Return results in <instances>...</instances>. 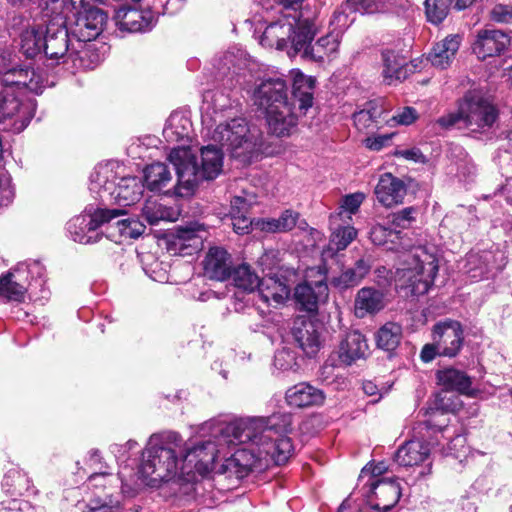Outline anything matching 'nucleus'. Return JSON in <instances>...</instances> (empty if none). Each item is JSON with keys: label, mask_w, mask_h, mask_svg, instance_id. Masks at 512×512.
<instances>
[{"label": "nucleus", "mask_w": 512, "mask_h": 512, "mask_svg": "<svg viewBox=\"0 0 512 512\" xmlns=\"http://www.w3.org/2000/svg\"><path fill=\"white\" fill-rule=\"evenodd\" d=\"M291 430L292 416L278 413L268 418L238 419L229 423L211 419L203 425L202 434L223 439L227 452L223 457L224 471L243 478L253 469H262L271 463L284 464L293 451L287 436Z\"/></svg>", "instance_id": "obj_1"}, {"label": "nucleus", "mask_w": 512, "mask_h": 512, "mask_svg": "<svg viewBox=\"0 0 512 512\" xmlns=\"http://www.w3.org/2000/svg\"><path fill=\"white\" fill-rule=\"evenodd\" d=\"M183 453L184 440L177 432L152 434L142 451L137 473H131L127 467L119 471L123 494L134 496L142 485L158 487L164 482L186 481Z\"/></svg>", "instance_id": "obj_2"}, {"label": "nucleus", "mask_w": 512, "mask_h": 512, "mask_svg": "<svg viewBox=\"0 0 512 512\" xmlns=\"http://www.w3.org/2000/svg\"><path fill=\"white\" fill-rule=\"evenodd\" d=\"M203 135L234 158L249 161L259 144L256 130L242 117H230L229 97L219 91L204 94Z\"/></svg>", "instance_id": "obj_3"}, {"label": "nucleus", "mask_w": 512, "mask_h": 512, "mask_svg": "<svg viewBox=\"0 0 512 512\" xmlns=\"http://www.w3.org/2000/svg\"><path fill=\"white\" fill-rule=\"evenodd\" d=\"M213 142L201 149V166H198L194 153L189 147L178 146L169 153V161L177 174L175 194L190 196L201 180L215 179L223 167V152Z\"/></svg>", "instance_id": "obj_4"}, {"label": "nucleus", "mask_w": 512, "mask_h": 512, "mask_svg": "<svg viewBox=\"0 0 512 512\" xmlns=\"http://www.w3.org/2000/svg\"><path fill=\"white\" fill-rule=\"evenodd\" d=\"M263 18L269 24L260 36L262 46L286 50L289 57L307 53V42L315 35V25L311 20L302 18L298 11L274 13V16L265 12Z\"/></svg>", "instance_id": "obj_5"}, {"label": "nucleus", "mask_w": 512, "mask_h": 512, "mask_svg": "<svg viewBox=\"0 0 512 512\" xmlns=\"http://www.w3.org/2000/svg\"><path fill=\"white\" fill-rule=\"evenodd\" d=\"M438 272V261L434 247L416 246L401 255L400 267L396 270V286L419 296L428 292Z\"/></svg>", "instance_id": "obj_6"}, {"label": "nucleus", "mask_w": 512, "mask_h": 512, "mask_svg": "<svg viewBox=\"0 0 512 512\" xmlns=\"http://www.w3.org/2000/svg\"><path fill=\"white\" fill-rule=\"evenodd\" d=\"M291 75L293 102L278 109L272 107L265 111L268 129L278 137L290 135L296 127L298 117L305 114L313 104L314 79L299 70H293Z\"/></svg>", "instance_id": "obj_7"}, {"label": "nucleus", "mask_w": 512, "mask_h": 512, "mask_svg": "<svg viewBox=\"0 0 512 512\" xmlns=\"http://www.w3.org/2000/svg\"><path fill=\"white\" fill-rule=\"evenodd\" d=\"M204 424L199 427L198 431L201 437L200 441L190 442L189 444L184 442L182 469L186 474V481L193 480L195 472L200 475L208 473L213 469L218 459L223 460V457L227 455L225 443L221 437L204 436L202 434Z\"/></svg>", "instance_id": "obj_8"}, {"label": "nucleus", "mask_w": 512, "mask_h": 512, "mask_svg": "<svg viewBox=\"0 0 512 512\" xmlns=\"http://www.w3.org/2000/svg\"><path fill=\"white\" fill-rule=\"evenodd\" d=\"M460 116L470 131L486 132L498 119V110L481 94L469 92L460 104Z\"/></svg>", "instance_id": "obj_9"}, {"label": "nucleus", "mask_w": 512, "mask_h": 512, "mask_svg": "<svg viewBox=\"0 0 512 512\" xmlns=\"http://www.w3.org/2000/svg\"><path fill=\"white\" fill-rule=\"evenodd\" d=\"M122 212L119 209L98 208L93 213L81 214L71 219L67 224V230L77 243H95L100 239L97 230L105 226V223L117 219Z\"/></svg>", "instance_id": "obj_10"}, {"label": "nucleus", "mask_w": 512, "mask_h": 512, "mask_svg": "<svg viewBox=\"0 0 512 512\" xmlns=\"http://www.w3.org/2000/svg\"><path fill=\"white\" fill-rule=\"evenodd\" d=\"M70 24L75 40L94 41L103 31L107 21L106 13L86 0H80V6L72 12Z\"/></svg>", "instance_id": "obj_11"}, {"label": "nucleus", "mask_w": 512, "mask_h": 512, "mask_svg": "<svg viewBox=\"0 0 512 512\" xmlns=\"http://www.w3.org/2000/svg\"><path fill=\"white\" fill-rule=\"evenodd\" d=\"M75 38L71 39L67 28V21H49L46 25L44 44L42 52L45 56L55 62L62 64L67 70L68 61L73 56L72 44Z\"/></svg>", "instance_id": "obj_12"}, {"label": "nucleus", "mask_w": 512, "mask_h": 512, "mask_svg": "<svg viewBox=\"0 0 512 512\" xmlns=\"http://www.w3.org/2000/svg\"><path fill=\"white\" fill-rule=\"evenodd\" d=\"M507 264L505 252L500 249L471 251L467 254L462 271L471 282L493 277Z\"/></svg>", "instance_id": "obj_13"}, {"label": "nucleus", "mask_w": 512, "mask_h": 512, "mask_svg": "<svg viewBox=\"0 0 512 512\" xmlns=\"http://www.w3.org/2000/svg\"><path fill=\"white\" fill-rule=\"evenodd\" d=\"M10 27L20 38V48L23 54L32 58L42 52L45 31L36 18L22 14L14 16Z\"/></svg>", "instance_id": "obj_14"}, {"label": "nucleus", "mask_w": 512, "mask_h": 512, "mask_svg": "<svg viewBox=\"0 0 512 512\" xmlns=\"http://www.w3.org/2000/svg\"><path fill=\"white\" fill-rule=\"evenodd\" d=\"M251 98L253 103L264 111L272 107L278 109L293 102L289 100L287 84L281 78L261 80L251 90Z\"/></svg>", "instance_id": "obj_15"}, {"label": "nucleus", "mask_w": 512, "mask_h": 512, "mask_svg": "<svg viewBox=\"0 0 512 512\" xmlns=\"http://www.w3.org/2000/svg\"><path fill=\"white\" fill-rule=\"evenodd\" d=\"M42 78L36 74L33 69L28 67L23 68L19 64L16 66V72L6 76L4 82H0V88L5 90L8 98H15L16 101L22 106L27 108L33 116V106L31 103H24L19 99L18 90L27 88L28 90L40 94L43 89Z\"/></svg>", "instance_id": "obj_16"}, {"label": "nucleus", "mask_w": 512, "mask_h": 512, "mask_svg": "<svg viewBox=\"0 0 512 512\" xmlns=\"http://www.w3.org/2000/svg\"><path fill=\"white\" fill-rule=\"evenodd\" d=\"M207 237L206 226L199 222H191L176 228L169 244V250L182 256L192 255L203 246Z\"/></svg>", "instance_id": "obj_17"}, {"label": "nucleus", "mask_w": 512, "mask_h": 512, "mask_svg": "<svg viewBox=\"0 0 512 512\" xmlns=\"http://www.w3.org/2000/svg\"><path fill=\"white\" fill-rule=\"evenodd\" d=\"M319 279L314 283H299L295 289L293 298L299 309L313 313L317 312L321 304L326 303L329 289L325 282V276L319 272Z\"/></svg>", "instance_id": "obj_18"}, {"label": "nucleus", "mask_w": 512, "mask_h": 512, "mask_svg": "<svg viewBox=\"0 0 512 512\" xmlns=\"http://www.w3.org/2000/svg\"><path fill=\"white\" fill-rule=\"evenodd\" d=\"M116 168L118 165L114 162L99 164L90 174L89 190L103 205L111 203L113 188L118 179Z\"/></svg>", "instance_id": "obj_19"}, {"label": "nucleus", "mask_w": 512, "mask_h": 512, "mask_svg": "<svg viewBox=\"0 0 512 512\" xmlns=\"http://www.w3.org/2000/svg\"><path fill=\"white\" fill-rule=\"evenodd\" d=\"M72 52L73 56L67 60V71L74 73L80 69H94L104 59L105 46L98 47L93 41L75 40Z\"/></svg>", "instance_id": "obj_20"}, {"label": "nucleus", "mask_w": 512, "mask_h": 512, "mask_svg": "<svg viewBox=\"0 0 512 512\" xmlns=\"http://www.w3.org/2000/svg\"><path fill=\"white\" fill-rule=\"evenodd\" d=\"M433 340L438 345L439 355L454 357L463 344V329L457 321L440 322L434 327Z\"/></svg>", "instance_id": "obj_21"}, {"label": "nucleus", "mask_w": 512, "mask_h": 512, "mask_svg": "<svg viewBox=\"0 0 512 512\" xmlns=\"http://www.w3.org/2000/svg\"><path fill=\"white\" fill-rule=\"evenodd\" d=\"M365 492L366 503L376 504L384 509H392L401 496V488L397 479L383 478L382 480H373Z\"/></svg>", "instance_id": "obj_22"}, {"label": "nucleus", "mask_w": 512, "mask_h": 512, "mask_svg": "<svg viewBox=\"0 0 512 512\" xmlns=\"http://www.w3.org/2000/svg\"><path fill=\"white\" fill-rule=\"evenodd\" d=\"M368 353L369 346L365 336L357 330L348 331L339 342L336 365L350 366L357 360L365 358Z\"/></svg>", "instance_id": "obj_23"}, {"label": "nucleus", "mask_w": 512, "mask_h": 512, "mask_svg": "<svg viewBox=\"0 0 512 512\" xmlns=\"http://www.w3.org/2000/svg\"><path fill=\"white\" fill-rule=\"evenodd\" d=\"M510 44V37L501 30H480L473 43V52L481 59L500 55Z\"/></svg>", "instance_id": "obj_24"}, {"label": "nucleus", "mask_w": 512, "mask_h": 512, "mask_svg": "<svg viewBox=\"0 0 512 512\" xmlns=\"http://www.w3.org/2000/svg\"><path fill=\"white\" fill-rule=\"evenodd\" d=\"M143 192L144 184L140 178L136 176L122 177L113 188L109 205H118V209L123 211L119 216L123 215L126 213L124 208L137 203L142 198Z\"/></svg>", "instance_id": "obj_25"}, {"label": "nucleus", "mask_w": 512, "mask_h": 512, "mask_svg": "<svg viewBox=\"0 0 512 512\" xmlns=\"http://www.w3.org/2000/svg\"><path fill=\"white\" fill-rule=\"evenodd\" d=\"M114 20L121 31L131 33L147 32L154 26V15L151 11L129 7L116 10Z\"/></svg>", "instance_id": "obj_26"}, {"label": "nucleus", "mask_w": 512, "mask_h": 512, "mask_svg": "<svg viewBox=\"0 0 512 512\" xmlns=\"http://www.w3.org/2000/svg\"><path fill=\"white\" fill-rule=\"evenodd\" d=\"M374 193L380 204L390 208L403 202L407 187L400 178L391 173H384L379 177Z\"/></svg>", "instance_id": "obj_27"}, {"label": "nucleus", "mask_w": 512, "mask_h": 512, "mask_svg": "<svg viewBox=\"0 0 512 512\" xmlns=\"http://www.w3.org/2000/svg\"><path fill=\"white\" fill-rule=\"evenodd\" d=\"M320 324L310 319L295 320L292 334L299 347L308 356L315 355L321 347Z\"/></svg>", "instance_id": "obj_28"}, {"label": "nucleus", "mask_w": 512, "mask_h": 512, "mask_svg": "<svg viewBox=\"0 0 512 512\" xmlns=\"http://www.w3.org/2000/svg\"><path fill=\"white\" fill-rule=\"evenodd\" d=\"M331 237L326 249L322 252V257L326 260L333 258L339 251L347 246L356 238L357 231L350 225L349 221L343 222L338 216H330Z\"/></svg>", "instance_id": "obj_29"}, {"label": "nucleus", "mask_w": 512, "mask_h": 512, "mask_svg": "<svg viewBox=\"0 0 512 512\" xmlns=\"http://www.w3.org/2000/svg\"><path fill=\"white\" fill-rule=\"evenodd\" d=\"M205 274L210 279L224 281L232 269L231 255L220 246L211 247L203 260Z\"/></svg>", "instance_id": "obj_30"}, {"label": "nucleus", "mask_w": 512, "mask_h": 512, "mask_svg": "<svg viewBox=\"0 0 512 512\" xmlns=\"http://www.w3.org/2000/svg\"><path fill=\"white\" fill-rule=\"evenodd\" d=\"M285 399L291 407L304 408L321 405L325 400V395L322 390L308 383H299L286 391Z\"/></svg>", "instance_id": "obj_31"}, {"label": "nucleus", "mask_w": 512, "mask_h": 512, "mask_svg": "<svg viewBox=\"0 0 512 512\" xmlns=\"http://www.w3.org/2000/svg\"><path fill=\"white\" fill-rule=\"evenodd\" d=\"M110 223H105V230L103 231L107 238L116 243L124 242L128 239H136L140 237L146 227L138 219H121Z\"/></svg>", "instance_id": "obj_32"}, {"label": "nucleus", "mask_w": 512, "mask_h": 512, "mask_svg": "<svg viewBox=\"0 0 512 512\" xmlns=\"http://www.w3.org/2000/svg\"><path fill=\"white\" fill-rule=\"evenodd\" d=\"M25 270L16 269L0 277V298L20 302L27 291Z\"/></svg>", "instance_id": "obj_33"}, {"label": "nucleus", "mask_w": 512, "mask_h": 512, "mask_svg": "<svg viewBox=\"0 0 512 512\" xmlns=\"http://www.w3.org/2000/svg\"><path fill=\"white\" fill-rule=\"evenodd\" d=\"M461 38L458 35L447 36L436 43L428 55L431 64L439 69H446L452 63L460 47Z\"/></svg>", "instance_id": "obj_34"}, {"label": "nucleus", "mask_w": 512, "mask_h": 512, "mask_svg": "<svg viewBox=\"0 0 512 512\" xmlns=\"http://www.w3.org/2000/svg\"><path fill=\"white\" fill-rule=\"evenodd\" d=\"M385 306L384 294L374 288H361L356 295L354 302V312L358 318H363L369 314H375Z\"/></svg>", "instance_id": "obj_35"}, {"label": "nucleus", "mask_w": 512, "mask_h": 512, "mask_svg": "<svg viewBox=\"0 0 512 512\" xmlns=\"http://www.w3.org/2000/svg\"><path fill=\"white\" fill-rule=\"evenodd\" d=\"M430 455L428 444L420 440H410L398 448L395 461L400 466H415L423 463Z\"/></svg>", "instance_id": "obj_36"}, {"label": "nucleus", "mask_w": 512, "mask_h": 512, "mask_svg": "<svg viewBox=\"0 0 512 512\" xmlns=\"http://www.w3.org/2000/svg\"><path fill=\"white\" fill-rule=\"evenodd\" d=\"M257 289L261 299L274 306L284 304L290 295L288 286L275 277L263 278Z\"/></svg>", "instance_id": "obj_37"}, {"label": "nucleus", "mask_w": 512, "mask_h": 512, "mask_svg": "<svg viewBox=\"0 0 512 512\" xmlns=\"http://www.w3.org/2000/svg\"><path fill=\"white\" fill-rule=\"evenodd\" d=\"M190 119L181 112H173L163 129V136L167 142H180L188 140L192 131Z\"/></svg>", "instance_id": "obj_38"}, {"label": "nucleus", "mask_w": 512, "mask_h": 512, "mask_svg": "<svg viewBox=\"0 0 512 512\" xmlns=\"http://www.w3.org/2000/svg\"><path fill=\"white\" fill-rule=\"evenodd\" d=\"M438 383L446 390L458 391L463 394H472L471 379L463 371L446 368L437 372Z\"/></svg>", "instance_id": "obj_39"}, {"label": "nucleus", "mask_w": 512, "mask_h": 512, "mask_svg": "<svg viewBox=\"0 0 512 512\" xmlns=\"http://www.w3.org/2000/svg\"><path fill=\"white\" fill-rule=\"evenodd\" d=\"M383 79L387 84L394 81H401L407 76L406 59L395 53L394 51H383Z\"/></svg>", "instance_id": "obj_40"}, {"label": "nucleus", "mask_w": 512, "mask_h": 512, "mask_svg": "<svg viewBox=\"0 0 512 512\" xmlns=\"http://www.w3.org/2000/svg\"><path fill=\"white\" fill-rule=\"evenodd\" d=\"M298 218L297 212L287 209L278 218L257 219L255 226L261 231L269 233L287 232L296 226Z\"/></svg>", "instance_id": "obj_41"}, {"label": "nucleus", "mask_w": 512, "mask_h": 512, "mask_svg": "<svg viewBox=\"0 0 512 512\" xmlns=\"http://www.w3.org/2000/svg\"><path fill=\"white\" fill-rule=\"evenodd\" d=\"M312 40L307 42V53H300L302 57L313 58L315 60H323L324 56L335 53L340 43L339 32H330L319 38L314 45Z\"/></svg>", "instance_id": "obj_42"}, {"label": "nucleus", "mask_w": 512, "mask_h": 512, "mask_svg": "<svg viewBox=\"0 0 512 512\" xmlns=\"http://www.w3.org/2000/svg\"><path fill=\"white\" fill-rule=\"evenodd\" d=\"M370 267V263L364 258H361L355 263L353 268H349L343 271L339 276L334 277L331 283L340 290L354 287L368 274Z\"/></svg>", "instance_id": "obj_43"}, {"label": "nucleus", "mask_w": 512, "mask_h": 512, "mask_svg": "<svg viewBox=\"0 0 512 512\" xmlns=\"http://www.w3.org/2000/svg\"><path fill=\"white\" fill-rule=\"evenodd\" d=\"M146 187L150 191H162L172 181V174L169 167L161 162L148 165L144 170Z\"/></svg>", "instance_id": "obj_44"}, {"label": "nucleus", "mask_w": 512, "mask_h": 512, "mask_svg": "<svg viewBox=\"0 0 512 512\" xmlns=\"http://www.w3.org/2000/svg\"><path fill=\"white\" fill-rule=\"evenodd\" d=\"M370 238L375 245L384 246L387 250L400 251L405 249L404 238L399 231L382 225L371 229Z\"/></svg>", "instance_id": "obj_45"}, {"label": "nucleus", "mask_w": 512, "mask_h": 512, "mask_svg": "<svg viewBox=\"0 0 512 512\" xmlns=\"http://www.w3.org/2000/svg\"><path fill=\"white\" fill-rule=\"evenodd\" d=\"M235 287L238 289L252 293L257 289L261 280L258 275L251 270V267L247 264H240L231 269L229 277Z\"/></svg>", "instance_id": "obj_46"}, {"label": "nucleus", "mask_w": 512, "mask_h": 512, "mask_svg": "<svg viewBox=\"0 0 512 512\" xmlns=\"http://www.w3.org/2000/svg\"><path fill=\"white\" fill-rule=\"evenodd\" d=\"M142 216L149 224L156 225L160 221L177 220L178 212L162 205L157 200L148 199L142 209Z\"/></svg>", "instance_id": "obj_47"}, {"label": "nucleus", "mask_w": 512, "mask_h": 512, "mask_svg": "<svg viewBox=\"0 0 512 512\" xmlns=\"http://www.w3.org/2000/svg\"><path fill=\"white\" fill-rule=\"evenodd\" d=\"M2 487L7 493L12 495H21L31 488V480L22 470L13 468L5 474Z\"/></svg>", "instance_id": "obj_48"}, {"label": "nucleus", "mask_w": 512, "mask_h": 512, "mask_svg": "<svg viewBox=\"0 0 512 512\" xmlns=\"http://www.w3.org/2000/svg\"><path fill=\"white\" fill-rule=\"evenodd\" d=\"M43 17L51 18L50 21H63L69 19L68 13H72L76 9L75 0H43L42 4Z\"/></svg>", "instance_id": "obj_49"}, {"label": "nucleus", "mask_w": 512, "mask_h": 512, "mask_svg": "<svg viewBox=\"0 0 512 512\" xmlns=\"http://www.w3.org/2000/svg\"><path fill=\"white\" fill-rule=\"evenodd\" d=\"M402 330L400 325L388 322L377 332V345L384 350H394L400 343Z\"/></svg>", "instance_id": "obj_50"}, {"label": "nucleus", "mask_w": 512, "mask_h": 512, "mask_svg": "<svg viewBox=\"0 0 512 512\" xmlns=\"http://www.w3.org/2000/svg\"><path fill=\"white\" fill-rule=\"evenodd\" d=\"M384 110L377 102L369 103L367 109H363L354 114V123L359 130L369 128L373 123H377L382 117Z\"/></svg>", "instance_id": "obj_51"}, {"label": "nucleus", "mask_w": 512, "mask_h": 512, "mask_svg": "<svg viewBox=\"0 0 512 512\" xmlns=\"http://www.w3.org/2000/svg\"><path fill=\"white\" fill-rule=\"evenodd\" d=\"M168 265L155 259L152 255H147L143 260V270L145 274L153 281L166 283L169 281Z\"/></svg>", "instance_id": "obj_52"}, {"label": "nucleus", "mask_w": 512, "mask_h": 512, "mask_svg": "<svg viewBox=\"0 0 512 512\" xmlns=\"http://www.w3.org/2000/svg\"><path fill=\"white\" fill-rule=\"evenodd\" d=\"M364 199L365 195L361 192L345 196L342 200L338 212L332 214L331 216H338V219L343 220V222L350 221L351 215L358 211Z\"/></svg>", "instance_id": "obj_53"}, {"label": "nucleus", "mask_w": 512, "mask_h": 512, "mask_svg": "<svg viewBox=\"0 0 512 512\" xmlns=\"http://www.w3.org/2000/svg\"><path fill=\"white\" fill-rule=\"evenodd\" d=\"M451 0H426L425 12L429 22L441 23L447 16Z\"/></svg>", "instance_id": "obj_54"}, {"label": "nucleus", "mask_w": 512, "mask_h": 512, "mask_svg": "<svg viewBox=\"0 0 512 512\" xmlns=\"http://www.w3.org/2000/svg\"><path fill=\"white\" fill-rule=\"evenodd\" d=\"M304 0H266L263 5L264 11L268 14L280 13L288 14L297 11V7L302 4Z\"/></svg>", "instance_id": "obj_55"}, {"label": "nucleus", "mask_w": 512, "mask_h": 512, "mask_svg": "<svg viewBox=\"0 0 512 512\" xmlns=\"http://www.w3.org/2000/svg\"><path fill=\"white\" fill-rule=\"evenodd\" d=\"M257 203V197L253 192L243 191L231 200L230 213H248L250 208Z\"/></svg>", "instance_id": "obj_56"}, {"label": "nucleus", "mask_w": 512, "mask_h": 512, "mask_svg": "<svg viewBox=\"0 0 512 512\" xmlns=\"http://www.w3.org/2000/svg\"><path fill=\"white\" fill-rule=\"evenodd\" d=\"M397 4V0H359L357 9L363 13L386 12Z\"/></svg>", "instance_id": "obj_57"}, {"label": "nucleus", "mask_w": 512, "mask_h": 512, "mask_svg": "<svg viewBox=\"0 0 512 512\" xmlns=\"http://www.w3.org/2000/svg\"><path fill=\"white\" fill-rule=\"evenodd\" d=\"M17 65V56L10 49L0 46V74L3 76L1 82L5 81L6 76L16 72Z\"/></svg>", "instance_id": "obj_58"}, {"label": "nucleus", "mask_w": 512, "mask_h": 512, "mask_svg": "<svg viewBox=\"0 0 512 512\" xmlns=\"http://www.w3.org/2000/svg\"><path fill=\"white\" fill-rule=\"evenodd\" d=\"M297 366L296 356L289 349L278 350L274 355V367L280 371L294 370Z\"/></svg>", "instance_id": "obj_59"}, {"label": "nucleus", "mask_w": 512, "mask_h": 512, "mask_svg": "<svg viewBox=\"0 0 512 512\" xmlns=\"http://www.w3.org/2000/svg\"><path fill=\"white\" fill-rule=\"evenodd\" d=\"M467 451L466 438L462 434L455 435L448 443L446 448H442V453L454 457H460Z\"/></svg>", "instance_id": "obj_60"}, {"label": "nucleus", "mask_w": 512, "mask_h": 512, "mask_svg": "<svg viewBox=\"0 0 512 512\" xmlns=\"http://www.w3.org/2000/svg\"><path fill=\"white\" fill-rule=\"evenodd\" d=\"M0 512H38L28 501L10 499L0 503Z\"/></svg>", "instance_id": "obj_61"}, {"label": "nucleus", "mask_w": 512, "mask_h": 512, "mask_svg": "<svg viewBox=\"0 0 512 512\" xmlns=\"http://www.w3.org/2000/svg\"><path fill=\"white\" fill-rule=\"evenodd\" d=\"M248 213H230L233 229L237 234H247L252 225H255L257 220H252L247 216Z\"/></svg>", "instance_id": "obj_62"}, {"label": "nucleus", "mask_w": 512, "mask_h": 512, "mask_svg": "<svg viewBox=\"0 0 512 512\" xmlns=\"http://www.w3.org/2000/svg\"><path fill=\"white\" fill-rule=\"evenodd\" d=\"M416 209L407 207L392 215V225L395 228H407L415 220Z\"/></svg>", "instance_id": "obj_63"}, {"label": "nucleus", "mask_w": 512, "mask_h": 512, "mask_svg": "<svg viewBox=\"0 0 512 512\" xmlns=\"http://www.w3.org/2000/svg\"><path fill=\"white\" fill-rule=\"evenodd\" d=\"M490 18L498 23L509 24L512 22V6L496 4L490 11Z\"/></svg>", "instance_id": "obj_64"}]
</instances>
